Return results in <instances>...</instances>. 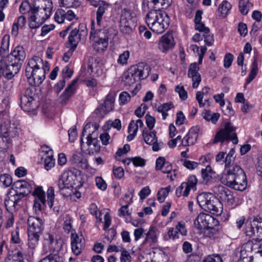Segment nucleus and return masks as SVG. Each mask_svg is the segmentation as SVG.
<instances>
[{
	"label": "nucleus",
	"instance_id": "obj_1",
	"mask_svg": "<svg viewBox=\"0 0 262 262\" xmlns=\"http://www.w3.org/2000/svg\"><path fill=\"white\" fill-rule=\"evenodd\" d=\"M233 148L226 155L224 163L226 172L221 178L224 185L236 190L244 191L247 186V177L244 170L237 165H233L235 156Z\"/></svg>",
	"mask_w": 262,
	"mask_h": 262
},
{
	"label": "nucleus",
	"instance_id": "obj_2",
	"mask_svg": "<svg viewBox=\"0 0 262 262\" xmlns=\"http://www.w3.org/2000/svg\"><path fill=\"white\" fill-rule=\"evenodd\" d=\"M34 185V183L32 181L20 180L15 181L5 200L7 210L15 212L20 209L23 204V199L32 191Z\"/></svg>",
	"mask_w": 262,
	"mask_h": 262
},
{
	"label": "nucleus",
	"instance_id": "obj_3",
	"mask_svg": "<svg viewBox=\"0 0 262 262\" xmlns=\"http://www.w3.org/2000/svg\"><path fill=\"white\" fill-rule=\"evenodd\" d=\"M26 56L24 47H16L9 54L0 59V72L6 78L12 79L20 70Z\"/></svg>",
	"mask_w": 262,
	"mask_h": 262
},
{
	"label": "nucleus",
	"instance_id": "obj_4",
	"mask_svg": "<svg viewBox=\"0 0 262 262\" xmlns=\"http://www.w3.org/2000/svg\"><path fill=\"white\" fill-rule=\"evenodd\" d=\"M83 181L81 172L76 168H71L64 171L60 176L57 186L60 194L64 197L71 195L72 189L80 188Z\"/></svg>",
	"mask_w": 262,
	"mask_h": 262
},
{
	"label": "nucleus",
	"instance_id": "obj_5",
	"mask_svg": "<svg viewBox=\"0 0 262 262\" xmlns=\"http://www.w3.org/2000/svg\"><path fill=\"white\" fill-rule=\"evenodd\" d=\"M46 70H49V64L38 56L30 59L26 68V76L32 85L39 86L45 79Z\"/></svg>",
	"mask_w": 262,
	"mask_h": 262
},
{
	"label": "nucleus",
	"instance_id": "obj_6",
	"mask_svg": "<svg viewBox=\"0 0 262 262\" xmlns=\"http://www.w3.org/2000/svg\"><path fill=\"white\" fill-rule=\"evenodd\" d=\"M52 8L51 0H34V7L29 18L30 28L39 27L50 17Z\"/></svg>",
	"mask_w": 262,
	"mask_h": 262
},
{
	"label": "nucleus",
	"instance_id": "obj_7",
	"mask_svg": "<svg viewBox=\"0 0 262 262\" xmlns=\"http://www.w3.org/2000/svg\"><path fill=\"white\" fill-rule=\"evenodd\" d=\"M169 17L165 12L153 10L146 16V22L148 27L158 34L163 33L169 25Z\"/></svg>",
	"mask_w": 262,
	"mask_h": 262
},
{
	"label": "nucleus",
	"instance_id": "obj_8",
	"mask_svg": "<svg viewBox=\"0 0 262 262\" xmlns=\"http://www.w3.org/2000/svg\"><path fill=\"white\" fill-rule=\"evenodd\" d=\"M199 206L205 211L219 215L223 212V208L220 200L211 193L203 192L197 196Z\"/></svg>",
	"mask_w": 262,
	"mask_h": 262
},
{
	"label": "nucleus",
	"instance_id": "obj_9",
	"mask_svg": "<svg viewBox=\"0 0 262 262\" xmlns=\"http://www.w3.org/2000/svg\"><path fill=\"white\" fill-rule=\"evenodd\" d=\"M136 14L130 9L125 7L122 10L120 19V30L126 34L131 33L135 27Z\"/></svg>",
	"mask_w": 262,
	"mask_h": 262
},
{
	"label": "nucleus",
	"instance_id": "obj_10",
	"mask_svg": "<svg viewBox=\"0 0 262 262\" xmlns=\"http://www.w3.org/2000/svg\"><path fill=\"white\" fill-rule=\"evenodd\" d=\"M231 140L233 144L238 143V138L235 132V128L230 122L226 123L224 128L217 132L214 138L213 143L224 142Z\"/></svg>",
	"mask_w": 262,
	"mask_h": 262
},
{
	"label": "nucleus",
	"instance_id": "obj_11",
	"mask_svg": "<svg viewBox=\"0 0 262 262\" xmlns=\"http://www.w3.org/2000/svg\"><path fill=\"white\" fill-rule=\"evenodd\" d=\"M245 233L247 236L255 237L257 240H262V218L256 216L252 222H247Z\"/></svg>",
	"mask_w": 262,
	"mask_h": 262
},
{
	"label": "nucleus",
	"instance_id": "obj_12",
	"mask_svg": "<svg viewBox=\"0 0 262 262\" xmlns=\"http://www.w3.org/2000/svg\"><path fill=\"white\" fill-rule=\"evenodd\" d=\"M219 223L217 220L211 215L203 212L200 213L194 221L195 227L199 230L218 225Z\"/></svg>",
	"mask_w": 262,
	"mask_h": 262
},
{
	"label": "nucleus",
	"instance_id": "obj_13",
	"mask_svg": "<svg viewBox=\"0 0 262 262\" xmlns=\"http://www.w3.org/2000/svg\"><path fill=\"white\" fill-rule=\"evenodd\" d=\"M34 88H27L22 92L20 97V106L25 112H30L34 109Z\"/></svg>",
	"mask_w": 262,
	"mask_h": 262
},
{
	"label": "nucleus",
	"instance_id": "obj_14",
	"mask_svg": "<svg viewBox=\"0 0 262 262\" xmlns=\"http://www.w3.org/2000/svg\"><path fill=\"white\" fill-rule=\"evenodd\" d=\"M128 71L131 74V76L138 81L146 78L149 75L150 69L146 63L140 62L132 66Z\"/></svg>",
	"mask_w": 262,
	"mask_h": 262
},
{
	"label": "nucleus",
	"instance_id": "obj_15",
	"mask_svg": "<svg viewBox=\"0 0 262 262\" xmlns=\"http://www.w3.org/2000/svg\"><path fill=\"white\" fill-rule=\"evenodd\" d=\"M28 233L41 235L44 230L45 221L38 217L29 216L27 220Z\"/></svg>",
	"mask_w": 262,
	"mask_h": 262
},
{
	"label": "nucleus",
	"instance_id": "obj_16",
	"mask_svg": "<svg viewBox=\"0 0 262 262\" xmlns=\"http://www.w3.org/2000/svg\"><path fill=\"white\" fill-rule=\"evenodd\" d=\"M198 180L196 177L192 175L190 176L186 182H183L180 186H179L176 191V195L180 197L183 195L187 196L189 193L190 190L194 188L197 184Z\"/></svg>",
	"mask_w": 262,
	"mask_h": 262
},
{
	"label": "nucleus",
	"instance_id": "obj_17",
	"mask_svg": "<svg viewBox=\"0 0 262 262\" xmlns=\"http://www.w3.org/2000/svg\"><path fill=\"white\" fill-rule=\"evenodd\" d=\"M254 244L253 242L248 241L244 244L238 251H237V255L238 256L241 262H253V258L252 251Z\"/></svg>",
	"mask_w": 262,
	"mask_h": 262
},
{
	"label": "nucleus",
	"instance_id": "obj_18",
	"mask_svg": "<svg viewBox=\"0 0 262 262\" xmlns=\"http://www.w3.org/2000/svg\"><path fill=\"white\" fill-rule=\"evenodd\" d=\"M175 45L174 38L172 32H168L163 35L159 40V49L163 53H166L172 49Z\"/></svg>",
	"mask_w": 262,
	"mask_h": 262
},
{
	"label": "nucleus",
	"instance_id": "obj_19",
	"mask_svg": "<svg viewBox=\"0 0 262 262\" xmlns=\"http://www.w3.org/2000/svg\"><path fill=\"white\" fill-rule=\"evenodd\" d=\"M82 33H85L84 30H82L79 33V30L76 28L71 32L69 36L68 42L66 43L67 47L70 48V53H73L77 48L80 39V36L82 35Z\"/></svg>",
	"mask_w": 262,
	"mask_h": 262
},
{
	"label": "nucleus",
	"instance_id": "obj_20",
	"mask_svg": "<svg viewBox=\"0 0 262 262\" xmlns=\"http://www.w3.org/2000/svg\"><path fill=\"white\" fill-rule=\"evenodd\" d=\"M71 239L72 251L76 255H78L84 246L83 237L82 234L78 235L72 232Z\"/></svg>",
	"mask_w": 262,
	"mask_h": 262
},
{
	"label": "nucleus",
	"instance_id": "obj_21",
	"mask_svg": "<svg viewBox=\"0 0 262 262\" xmlns=\"http://www.w3.org/2000/svg\"><path fill=\"white\" fill-rule=\"evenodd\" d=\"M199 67L196 62L191 63L188 71V76L192 79V88H197L201 81V77L199 73Z\"/></svg>",
	"mask_w": 262,
	"mask_h": 262
},
{
	"label": "nucleus",
	"instance_id": "obj_22",
	"mask_svg": "<svg viewBox=\"0 0 262 262\" xmlns=\"http://www.w3.org/2000/svg\"><path fill=\"white\" fill-rule=\"evenodd\" d=\"M199 129L195 127H192L188 134L182 140V145L183 146H188L194 144L198 137Z\"/></svg>",
	"mask_w": 262,
	"mask_h": 262
},
{
	"label": "nucleus",
	"instance_id": "obj_23",
	"mask_svg": "<svg viewBox=\"0 0 262 262\" xmlns=\"http://www.w3.org/2000/svg\"><path fill=\"white\" fill-rule=\"evenodd\" d=\"M110 36V31L108 29L103 27L98 28L96 32L91 31L90 32V39H96L98 40H105L108 41Z\"/></svg>",
	"mask_w": 262,
	"mask_h": 262
},
{
	"label": "nucleus",
	"instance_id": "obj_24",
	"mask_svg": "<svg viewBox=\"0 0 262 262\" xmlns=\"http://www.w3.org/2000/svg\"><path fill=\"white\" fill-rule=\"evenodd\" d=\"M77 82V79H74L72 82L66 89L61 96V103L64 104H66L74 94L76 90L75 85Z\"/></svg>",
	"mask_w": 262,
	"mask_h": 262
},
{
	"label": "nucleus",
	"instance_id": "obj_25",
	"mask_svg": "<svg viewBox=\"0 0 262 262\" xmlns=\"http://www.w3.org/2000/svg\"><path fill=\"white\" fill-rule=\"evenodd\" d=\"M159 230L155 227H151L146 234V237L143 241V244L149 243L150 246L156 244L158 241Z\"/></svg>",
	"mask_w": 262,
	"mask_h": 262
},
{
	"label": "nucleus",
	"instance_id": "obj_26",
	"mask_svg": "<svg viewBox=\"0 0 262 262\" xmlns=\"http://www.w3.org/2000/svg\"><path fill=\"white\" fill-rule=\"evenodd\" d=\"M4 114L3 113L0 114V122L1 123V127H0V135L2 137V139L5 138L6 140V143L9 144L10 143V139L9 137V132L10 129V122L8 120L6 121H4L2 123V119L3 118Z\"/></svg>",
	"mask_w": 262,
	"mask_h": 262
},
{
	"label": "nucleus",
	"instance_id": "obj_27",
	"mask_svg": "<svg viewBox=\"0 0 262 262\" xmlns=\"http://www.w3.org/2000/svg\"><path fill=\"white\" fill-rule=\"evenodd\" d=\"M43 245L45 247H48L50 252L58 251L59 248L57 240L55 239L54 236L50 233L46 235Z\"/></svg>",
	"mask_w": 262,
	"mask_h": 262
},
{
	"label": "nucleus",
	"instance_id": "obj_28",
	"mask_svg": "<svg viewBox=\"0 0 262 262\" xmlns=\"http://www.w3.org/2000/svg\"><path fill=\"white\" fill-rule=\"evenodd\" d=\"M70 161L72 163L75 164L82 168L86 169L88 167L86 160L83 158V155L80 152H76L73 154Z\"/></svg>",
	"mask_w": 262,
	"mask_h": 262
},
{
	"label": "nucleus",
	"instance_id": "obj_29",
	"mask_svg": "<svg viewBox=\"0 0 262 262\" xmlns=\"http://www.w3.org/2000/svg\"><path fill=\"white\" fill-rule=\"evenodd\" d=\"M45 155L42 158L44 159V165L46 170H49L55 164V159L53 158V151L52 150H46Z\"/></svg>",
	"mask_w": 262,
	"mask_h": 262
},
{
	"label": "nucleus",
	"instance_id": "obj_30",
	"mask_svg": "<svg viewBox=\"0 0 262 262\" xmlns=\"http://www.w3.org/2000/svg\"><path fill=\"white\" fill-rule=\"evenodd\" d=\"M220 197L229 205H232L234 202V198L233 194L228 188L223 187L222 188Z\"/></svg>",
	"mask_w": 262,
	"mask_h": 262
},
{
	"label": "nucleus",
	"instance_id": "obj_31",
	"mask_svg": "<svg viewBox=\"0 0 262 262\" xmlns=\"http://www.w3.org/2000/svg\"><path fill=\"white\" fill-rule=\"evenodd\" d=\"M28 246L32 251L34 250L37 247L41 235L28 233Z\"/></svg>",
	"mask_w": 262,
	"mask_h": 262
},
{
	"label": "nucleus",
	"instance_id": "obj_32",
	"mask_svg": "<svg viewBox=\"0 0 262 262\" xmlns=\"http://www.w3.org/2000/svg\"><path fill=\"white\" fill-rule=\"evenodd\" d=\"M215 172L212 170L210 166L208 165L205 168L201 169V175L204 182L206 183L210 181L214 177Z\"/></svg>",
	"mask_w": 262,
	"mask_h": 262
},
{
	"label": "nucleus",
	"instance_id": "obj_33",
	"mask_svg": "<svg viewBox=\"0 0 262 262\" xmlns=\"http://www.w3.org/2000/svg\"><path fill=\"white\" fill-rule=\"evenodd\" d=\"M34 7V1L32 4H30L28 1H24L21 2L19 6V12L22 14H26L28 13L30 15V17L32 14V10Z\"/></svg>",
	"mask_w": 262,
	"mask_h": 262
},
{
	"label": "nucleus",
	"instance_id": "obj_34",
	"mask_svg": "<svg viewBox=\"0 0 262 262\" xmlns=\"http://www.w3.org/2000/svg\"><path fill=\"white\" fill-rule=\"evenodd\" d=\"M203 118L208 121L215 124L219 120L220 115L218 113H212L209 110H205L202 113Z\"/></svg>",
	"mask_w": 262,
	"mask_h": 262
},
{
	"label": "nucleus",
	"instance_id": "obj_35",
	"mask_svg": "<svg viewBox=\"0 0 262 262\" xmlns=\"http://www.w3.org/2000/svg\"><path fill=\"white\" fill-rule=\"evenodd\" d=\"M156 133L154 131L150 132L146 129H143L142 136L145 142L148 145L153 144L154 141L157 138Z\"/></svg>",
	"mask_w": 262,
	"mask_h": 262
},
{
	"label": "nucleus",
	"instance_id": "obj_36",
	"mask_svg": "<svg viewBox=\"0 0 262 262\" xmlns=\"http://www.w3.org/2000/svg\"><path fill=\"white\" fill-rule=\"evenodd\" d=\"M258 73V63L255 58L251 64V70L246 79V84L250 83L256 77Z\"/></svg>",
	"mask_w": 262,
	"mask_h": 262
},
{
	"label": "nucleus",
	"instance_id": "obj_37",
	"mask_svg": "<svg viewBox=\"0 0 262 262\" xmlns=\"http://www.w3.org/2000/svg\"><path fill=\"white\" fill-rule=\"evenodd\" d=\"M231 8V5L229 2L226 1H223L218 8L220 16L222 18L225 17Z\"/></svg>",
	"mask_w": 262,
	"mask_h": 262
},
{
	"label": "nucleus",
	"instance_id": "obj_38",
	"mask_svg": "<svg viewBox=\"0 0 262 262\" xmlns=\"http://www.w3.org/2000/svg\"><path fill=\"white\" fill-rule=\"evenodd\" d=\"M95 134V132H93L92 134H89L86 137L87 142L86 144L88 146H90L93 145L94 147V150L98 152L100 150V146L98 143V140L97 137H93V135Z\"/></svg>",
	"mask_w": 262,
	"mask_h": 262
},
{
	"label": "nucleus",
	"instance_id": "obj_39",
	"mask_svg": "<svg viewBox=\"0 0 262 262\" xmlns=\"http://www.w3.org/2000/svg\"><path fill=\"white\" fill-rule=\"evenodd\" d=\"M174 107L171 102L163 103L157 108L158 112L161 113L163 119L165 120L168 116L167 112Z\"/></svg>",
	"mask_w": 262,
	"mask_h": 262
},
{
	"label": "nucleus",
	"instance_id": "obj_40",
	"mask_svg": "<svg viewBox=\"0 0 262 262\" xmlns=\"http://www.w3.org/2000/svg\"><path fill=\"white\" fill-rule=\"evenodd\" d=\"M114 101V95L112 93H109L106 96L105 100L102 105L106 108L107 111L110 112L113 110Z\"/></svg>",
	"mask_w": 262,
	"mask_h": 262
},
{
	"label": "nucleus",
	"instance_id": "obj_41",
	"mask_svg": "<svg viewBox=\"0 0 262 262\" xmlns=\"http://www.w3.org/2000/svg\"><path fill=\"white\" fill-rule=\"evenodd\" d=\"M94 41L93 47L94 50L98 52H103L107 48L108 43V41L105 40H98L96 39H93Z\"/></svg>",
	"mask_w": 262,
	"mask_h": 262
},
{
	"label": "nucleus",
	"instance_id": "obj_42",
	"mask_svg": "<svg viewBox=\"0 0 262 262\" xmlns=\"http://www.w3.org/2000/svg\"><path fill=\"white\" fill-rule=\"evenodd\" d=\"M21 250L17 251L16 253L8 257L6 262H24V252L21 247Z\"/></svg>",
	"mask_w": 262,
	"mask_h": 262
},
{
	"label": "nucleus",
	"instance_id": "obj_43",
	"mask_svg": "<svg viewBox=\"0 0 262 262\" xmlns=\"http://www.w3.org/2000/svg\"><path fill=\"white\" fill-rule=\"evenodd\" d=\"M33 195L36 196V199L38 200L42 204L44 205L46 203L45 193L42 190V187H36Z\"/></svg>",
	"mask_w": 262,
	"mask_h": 262
},
{
	"label": "nucleus",
	"instance_id": "obj_44",
	"mask_svg": "<svg viewBox=\"0 0 262 262\" xmlns=\"http://www.w3.org/2000/svg\"><path fill=\"white\" fill-rule=\"evenodd\" d=\"M39 262H63V258L58 254H50L41 259Z\"/></svg>",
	"mask_w": 262,
	"mask_h": 262
},
{
	"label": "nucleus",
	"instance_id": "obj_45",
	"mask_svg": "<svg viewBox=\"0 0 262 262\" xmlns=\"http://www.w3.org/2000/svg\"><path fill=\"white\" fill-rule=\"evenodd\" d=\"M170 186H168L165 188H161L157 193V199L160 202H163L168 195L170 190Z\"/></svg>",
	"mask_w": 262,
	"mask_h": 262
},
{
	"label": "nucleus",
	"instance_id": "obj_46",
	"mask_svg": "<svg viewBox=\"0 0 262 262\" xmlns=\"http://www.w3.org/2000/svg\"><path fill=\"white\" fill-rule=\"evenodd\" d=\"M61 6L69 7H77L80 6L78 0H59Z\"/></svg>",
	"mask_w": 262,
	"mask_h": 262
},
{
	"label": "nucleus",
	"instance_id": "obj_47",
	"mask_svg": "<svg viewBox=\"0 0 262 262\" xmlns=\"http://www.w3.org/2000/svg\"><path fill=\"white\" fill-rule=\"evenodd\" d=\"M11 241L14 244H19L20 247L24 246L19 237V229L18 228H16L12 232Z\"/></svg>",
	"mask_w": 262,
	"mask_h": 262
},
{
	"label": "nucleus",
	"instance_id": "obj_48",
	"mask_svg": "<svg viewBox=\"0 0 262 262\" xmlns=\"http://www.w3.org/2000/svg\"><path fill=\"white\" fill-rule=\"evenodd\" d=\"M0 183L5 187H9L12 184V178L9 174L7 173L2 174L0 176Z\"/></svg>",
	"mask_w": 262,
	"mask_h": 262
},
{
	"label": "nucleus",
	"instance_id": "obj_49",
	"mask_svg": "<svg viewBox=\"0 0 262 262\" xmlns=\"http://www.w3.org/2000/svg\"><path fill=\"white\" fill-rule=\"evenodd\" d=\"M249 0H239V11L243 15H246L248 11V6L250 5L248 2Z\"/></svg>",
	"mask_w": 262,
	"mask_h": 262
},
{
	"label": "nucleus",
	"instance_id": "obj_50",
	"mask_svg": "<svg viewBox=\"0 0 262 262\" xmlns=\"http://www.w3.org/2000/svg\"><path fill=\"white\" fill-rule=\"evenodd\" d=\"M64 10L59 9L56 12L54 15V19L55 21L58 24H62L64 22L65 18Z\"/></svg>",
	"mask_w": 262,
	"mask_h": 262
},
{
	"label": "nucleus",
	"instance_id": "obj_51",
	"mask_svg": "<svg viewBox=\"0 0 262 262\" xmlns=\"http://www.w3.org/2000/svg\"><path fill=\"white\" fill-rule=\"evenodd\" d=\"M48 204L50 208L53 206L54 200V189L53 187H50L47 191Z\"/></svg>",
	"mask_w": 262,
	"mask_h": 262
},
{
	"label": "nucleus",
	"instance_id": "obj_52",
	"mask_svg": "<svg viewBox=\"0 0 262 262\" xmlns=\"http://www.w3.org/2000/svg\"><path fill=\"white\" fill-rule=\"evenodd\" d=\"M165 240H168L170 239H176L179 238L178 235V231L174 230L173 228H169L167 231V234L164 237Z\"/></svg>",
	"mask_w": 262,
	"mask_h": 262
},
{
	"label": "nucleus",
	"instance_id": "obj_53",
	"mask_svg": "<svg viewBox=\"0 0 262 262\" xmlns=\"http://www.w3.org/2000/svg\"><path fill=\"white\" fill-rule=\"evenodd\" d=\"M205 229H206L205 234L210 238L214 237V235L218 232V225L212 226V227H207Z\"/></svg>",
	"mask_w": 262,
	"mask_h": 262
},
{
	"label": "nucleus",
	"instance_id": "obj_54",
	"mask_svg": "<svg viewBox=\"0 0 262 262\" xmlns=\"http://www.w3.org/2000/svg\"><path fill=\"white\" fill-rule=\"evenodd\" d=\"M175 91L179 93L180 98L182 100H185L187 98V92L185 90L184 86L177 85L175 89Z\"/></svg>",
	"mask_w": 262,
	"mask_h": 262
},
{
	"label": "nucleus",
	"instance_id": "obj_55",
	"mask_svg": "<svg viewBox=\"0 0 262 262\" xmlns=\"http://www.w3.org/2000/svg\"><path fill=\"white\" fill-rule=\"evenodd\" d=\"M95 183L97 187L102 190H105L107 188V184L105 181L100 177H97L95 178Z\"/></svg>",
	"mask_w": 262,
	"mask_h": 262
},
{
	"label": "nucleus",
	"instance_id": "obj_56",
	"mask_svg": "<svg viewBox=\"0 0 262 262\" xmlns=\"http://www.w3.org/2000/svg\"><path fill=\"white\" fill-rule=\"evenodd\" d=\"M123 80L126 84L128 85H130L134 84L136 81H137L136 79H134V77L131 76V74L129 73V71H128L127 73L125 74L123 77Z\"/></svg>",
	"mask_w": 262,
	"mask_h": 262
},
{
	"label": "nucleus",
	"instance_id": "obj_57",
	"mask_svg": "<svg viewBox=\"0 0 262 262\" xmlns=\"http://www.w3.org/2000/svg\"><path fill=\"white\" fill-rule=\"evenodd\" d=\"M129 57V52L125 51L121 54L118 59V62L121 64H124L127 63V60Z\"/></svg>",
	"mask_w": 262,
	"mask_h": 262
},
{
	"label": "nucleus",
	"instance_id": "obj_58",
	"mask_svg": "<svg viewBox=\"0 0 262 262\" xmlns=\"http://www.w3.org/2000/svg\"><path fill=\"white\" fill-rule=\"evenodd\" d=\"M195 29L200 32H203V34H209L210 33L209 28L205 27V24L202 22L195 24Z\"/></svg>",
	"mask_w": 262,
	"mask_h": 262
},
{
	"label": "nucleus",
	"instance_id": "obj_59",
	"mask_svg": "<svg viewBox=\"0 0 262 262\" xmlns=\"http://www.w3.org/2000/svg\"><path fill=\"white\" fill-rule=\"evenodd\" d=\"M116 231L113 228H111L105 232V238L108 242L111 243L116 236Z\"/></svg>",
	"mask_w": 262,
	"mask_h": 262
},
{
	"label": "nucleus",
	"instance_id": "obj_60",
	"mask_svg": "<svg viewBox=\"0 0 262 262\" xmlns=\"http://www.w3.org/2000/svg\"><path fill=\"white\" fill-rule=\"evenodd\" d=\"M176 230L178 231V233H180L182 235L185 236L187 235V231L185 227V224L184 223L179 222L176 226Z\"/></svg>",
	"mask_w": 262,
	"mask_h": 262
},
{
	"label": "nucleus",
	"instance_id": "obj_61",
	"mask_svg": "<svg viewBox=\"0 0 262 262\" xmlns=\"http://www.w3.org/2000/svg\"><path fill=\"white\" fill-rule=\"evenodd\" d=\"M233 60V56L231 53H227L225 55L224 60V67L225 68H229Z\"/></svg>",
	"mask_w": 262,
	"mask_h": 262
},
{
	"label": "nucleus",
	"instance_id": "obj_62",
	"mask_svg": "<svg viewBox=\"0 0 262 262\" xmlns=\"http://www.w3.org/2000/svg\"><path fill=\"white\" fill-rule=\"evenodd\" d=\"M203 262H223L221 256L217 254L208 255L205 258Z\"/></svg>",
	"mask_w": 262,
	"mask_h": 262
},
{
	"label": "nucleus",
	"instance_id": "obj_63",
	"mask_svg": "<svg viewBox=\"0 0 262 262\" xmlns=\"http://www.w3.org/2000/svg\"><path fill=\"white\" fill-rule=\"evenodd\" d=\"M130 96L126 92H123L119 95V101L121 104H126L130 100Z\"/></svg>",
	"mask_w": 262,
	"mask_h": 262
},
{
	"label": "nucleus",
	"instance_id": "obj_64",
	"mask_svg": "<svg viewBox=\"0 0 262 262\" xmlns=\"http://www.w3.org/2000/svg\"><path fill=\"white\" fill-rule=\"evenodd\" d=\"M147 109V106L144 104H142L139 107H138L135 111V114L139 118L142 117L146 110Z\"/></svg>",
	"mask_w": 262,
	"mask_h": 262
}]
</instances>
